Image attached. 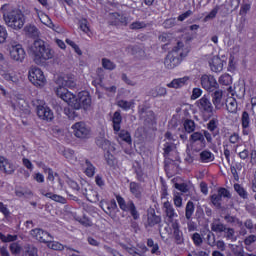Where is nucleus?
I'll list each match as a JSON object with an SVG mask.
<instances>
[{
	"label": "nucleus",
	"instance_id": "1",
	"mask_svg": "<svg viewBox=\"0 0 256 256\" xmlns=\"http://www.w3.org/2000/svg\"><path fill=\"white\" fill-rule=\"evenodd\" d=\"M3 20L9 29L19 31L25 26V14L23 11L14 8L11 4H4L1 7Z\"/></svg>",
	"mask_w": 256,
	"mask_h": 256
},
{
	"label": "nucleus",
	"instance_id": "2",
	"mask_svg": "<svg viewBox=\"0 0 256 256\" xmlns=\"http://www.w3.org/2000/svg\"><path fill=\"white\" fill-rule=\"evenodd\" d=\"M66 95H63V92H59V95L62 97V101H65L70 107L79 111V109H84V111H91L92 100L91 94L88 91H81L77 96L71 91H66Z\"/></svg>",
	"mask_w": 256,
	"mask_h": 256
},
{
	"label": "nucleus",
	"instance_id": "3",
	"mask_svg": "<svg viewBox=\"0 0 256 256\" xmlns=\"http://www.w3.org/2000/svg\"><path fill=\"white\" fill-rule=\"evenodd\" d=\"M189 51V45L183 41L177 42L164 60L166 69H175V67H179L183 59L189 55Z\"/></svg>",
	"mask_w": 256,
	"mask_h": 256
},
{
	"label": "nucleus",
	"instance_id": "4",
	"mask_svg": "<svg viewBox=\"0 0 256 256\" xmlns=\"http://www.w3.org/2000/svg\"><path fill=\"white\" fill-rule=\"evenodd\" d=\"M28 53H30L36 65H43L45 61L53 59V51L45 46V42L42 40H36L29 47Z\"/></svg>",
	"mask_w": 256,
	"mask_h": 256
},
{
	"label": "nucleus",
	"instance_id": "5",
	"mask_svg": "<svg viewBox=\"0 0 256 256\" xmlns=\"http://www.w3.org/2000/svg\"><path fill=\"white\" fill-rule=\"evenodd\" d=\"M7 51L11 61H15V63H23V61H25V57H27V52H25L23 45L16 41L8 44Z\"/></svg>",
	"mask_w": 256,
	"mask_h": 256
},
{
	"label": "nucleus",
	"instance_id": "6",
	"mask_svg": "<svg viewBox=\"0 0 256 256\" xmlns=\"http://www.w3.org/2000/svg\"><path fill=\"white\" fill-rule=\"evenodd\" d=\"M56 85L57 87L54 88V92L57 95V97H59V99H63V97L59 94V92L62 93V95H67L66 91H69L68 89H75V87H77L75 80H72V79H69V77H63V76H59L56 79Z\"/></svg>",
	"mask_w": 256,
	"mask_h": 256
},
{
	"label": "nucleus",
	"instance_id": "7",
	"mask_svg": "<svg viewBox=\"0 0 256 256\" xmlns=\"http://www.w3.org/2000/svg\"><path fill=\"white\" fill-rule=\"evenodd\" d=\"M28 79L34 87H45L47 85V77L41 68L31 67L28 71Z\"/></svg>",
	"mask_w": 256,
	"mask_h": 256
},
{
	"label": "nucleus",
	"instance_id": "8",
	"mask_svg": "<svg viewBox=\"0 0 256 256\" xmlns=\"http://www.w3.org/2000/svg\"><path fill=\"white\" fill-rule=\"evenodd\" d=\"M243 59H245V54L241 51V47L234 46L230 51V57L228 61V71L233 72L236 71L239 63H243Z\"/></svg>",
	"mask_w": 256,
	"mask_h": 256
},
{
	"label": "nucleus",
	"instance_id": "9",
	"mask_svg": "<svg viewBox=\"0 0 256 256\" xmlns=\"http://www.w3.org/2000/svg\"><path fill=\"white\" fill-rule=\"evenodd\" d=\"M97 145L102 147V149L108 150L105 154L106 162L110 167H115V165H117V159L111 154V151H115V145L111 144V142L105 138L98 139Z\"/></svg>",
	"mask_w": 256,
	"mask_h": 256
},
{
	"label": "nucleus",
	"instance_id": "10",
	"mask_svg": "<svg viewBox=\"0 0 256 256\" xmlns=\"http://www.w3.org/2000/svg\"><path fill=\"white\" fill-rule=\"evenodd\" d=\"M71 129L77 139H89L91 137V128L85 122H76L71 126Z\"/></svg>",
	"mask_w": 256,
	"mask_h": 256
},
{
	"label": "nucleus",
	"instance_id": "11",
	"mask_svg": "<svg viewBox=\"0 0 256 256\" xmlns=\"http://www.w3.org/2000/svg\"><path fill=\"white\" fill-rule=\"evenodd\" d=\"M227 64L226 60L219 56H211L208 58V65L212 73H221Z\"/></svg>",
	"mask_w": 256,
	"mask_h": 256
},
{
	"label": "nucleus",
	"instance_id": "12",
	"mask_svg": "<svg viewBox=\"0 0 256 256\" xmlns=\"http://www.w3.org/2000/svg\"><path fill=\"white\" fill-rule=\"evenodd\" d=\"M35 12H36L37 17L41 21V23H43V25H45L49 29H52V31H55L56 33H62L63 32L61 27L55 25L53 23V21L51 20V18H49V16L47 14L43 13L42 11H40L37 8H35Z\"/></svg>",
	"mask_w": 256,
	"mask_h": 256
},
{
	"label": "nucleus",
	"instance_id": "13",
	"mask_svg": "<svg viewBox=\"0 0 256 256\" xmlns=\"http://www.w3.org/2000/svg\"><path fill=\"white\" fill-rule=\"evenodd\" d=\"M201 85L203 89L206 91H215L217 87H219V83H217V79H215V76L211 74H204L200 78Z\"/></svg>",
	"mask_w": 256,
	"mask_h": 256
},
{
	"label": "nucleus",
	"instance_id": "14",
	"mask_svg": "<svg viewBox=\"0 0 256 256\" xmlns=\"http://www.w3.org/2000/svg\"><path fill=\"white\" fill-rule=\"evenodd\" d=\"M37 115L42 121H53V119H55L53 110H51L47 104L37 106Z\"/></svg>",
	"mask_w": 256,
	"mask_h": 256
},
{
	"label": "nucleus",
	"instance_id": "15",
	"mask_svg": "<svg viewBox=\"0 0 256 256\" xmlns=\"http://www.w3.org/2000/svg\"><path fill=\"white\" fill-rule=\"evenodd\" d=\"M11 107L17 113H29V106L23 98H19L17 96L12 97Z\"/></svg>",
	"mask_w": 256,
	"mask_h": 256
},
{
	"label": "nucleus",
	"instance_id": "16",
	"mask_svg": "<svg viewBox=\"0 0 256 256\" xmlns=\"http://www.w3.org/2000/svg\"><path fill=\"white\" fill-rule=\"evenodd\" d=\"M116 200L122 211H129L134 219H139V214L137 213V210H135V204H133V202H128L126 204L125 199L121 196H117Z\"/></svg>",
	"mask_w": 256,
	"mask_h": 256
},
{
	"label": "nucleus",
	"instance_id": "17",
	"mask_svg": "<svg viewBox=\"0 0 256 256\" xmlns=\"http://www.w3.org/2000/svg\"><path fill=\"white\" fill-rule=\"evenodd\" d=\"M164 141V157H169L171 153H175V146L173 145L175 138L173 137V134H171V132H166Z\"/></svg>",
	"mask_w": 256,
	"mask_h": 256
},
{
	"label": "nucleus",
	"instance_id": "18",
	"mask_svg": "<svg viewBox=\"0 0 256 256\" xmlns=\"http://www.w3.org/2000/svg\"><path fill=\"white\" fill-rule=\"evenodd\" d=\"M30 235L34 237L36 241H40V243H46L49 241V239H53V237H51V234L39 228L31 230Z\"/></svg>",
	"mask_w": 256,
	"mask_h": 256
},
{
	"label": "nucleus",
	"instance_id": "19",
	"mask_svg": "<svg viewBox=\"0 0 256 256\" xmlns=\"http://www.w3.org/2000/svg\"><path fill=\"white\" fill-rule=\"evenodd\" d=\"M228 93H230V96L228 95L226 98V109L228 113H237V100L233 97V88H228Z\"/></svg>",
	"mask_w": 256,
	"mask_h": 256
},
{
	"label": "nucleus",
	"instance_id": "20",
	"mask_svg": "<svg viewBox=\"0 0 256 256\" xmlns=\"http://www.w3.org/2000/svg\"><path fill=\"white\" fill-rule=\"evenodd\" d=\"M212 101L215 109H223V107H225L227 99H225V94H223V91L217 90L213 94Z\"/></svg>",
	"mask_w": 256,
	"mask_h": 256
},
{
	"label": "nucleus",
	"instance_id": "21",
	"mask_svg": "<svg viewBox=\"0 0 256 256\" xmlns=\"http://www.w3.org/2000/svg\"><path fill=\"white\" fill-rule=\"evenodd\" d=\"M196 103L200 111H204V113H213V104H211V101L206 96L202 97Z\"/></svg>",
	"mask_w": 256,
	"mask_h": 256
},
{
	"label": "nucleus",
	"instance_id": "22",
	"mask_svg": "<svg viewBox=\"0 0 256 256\" xmlns=\"http://www.w3.org/2000/svg\"><path fill=\"white\" fill-rule=\"evenodd\" d=\"M229 191L225 188H220L218 194H214L211 197L212 203L215 207H221V198L230 197Z\"/></svg>",
	"mask_w": 256,
	"mask_h": 256
},
{
	"label": "nucleus",
	"instance_id": "23",
	"mask_svg": "<svg viewBox=\"0 0 256 256\" xmlns=\"http://www.w3.org/2000/svg\"><path fill=\"white\" fill-rule=\"evenodd\" d=\"M187 83H189V76H184L182 78L173 79L167 84V87H169V89H181V87H185Z\"/></svg>",
	"mask_w": 256,
	"mask_h": 256
},
{
	"label": "nucleus",
	"instance_id": "24",
	"mask_svg": "<svg viewBox=\"0 0 256 256\" xmlns=\"http://www.w3.org/2000/svg\"><path fill=\"white\" fill-rule=\"evenodd\" d=\"M114 133L116 135L117 141H124L125 143H128V145H131V134L127 130L119 129L118 131H114Z\"/></svg>",
	"mask_w": 256,
	"mask_h": 256
},
{
	"label": "nucleus",
	"instance_id": "25",
	"mask_svg": "<svg viewBox=\"0 0 256 256\" xmlns=\"http://www.w3.org/2000/svg\"><path fill=\"white\" fill-rule=\"evenodd\" d=\"M0 171L13 173V171H15V166H13V164H11L5 157L0 156Z\"/></svg>",
	"mask_w": 256,
	"mask_h": 256
},
{
	"label": "nucleus",
	"instance_id": "26",
	"mask_svg": "<svg viewBox=\"0 0 256 256\" xmlns=\"http://www.w3.org/2000/svg\"><path fill=\"white\" fill-rule=\"evenodd\" d=\"M163 208L165 209L166 216L169 219H175L178 217L177 212H175V208H173V204L167 200L163 204Z\"/></svg>",
	"mask_w": 256,
	"mask_h": 256
},
{
	"label": "nucleus",
	"instance_id": "27",
	"mask_svg": "<svg viewBox=\"0 0 256 256\" xmlns=\"http://www.w3.org/2000/svg\"><path fill=\"white\" fill-rule=\"evenodd\" d=\"M130 192L132 193V195H134V197L139 199V197H141V193H143V188H141V186L138 183L131 182L130 183Z\"/></svg>",
	"mask_w": 256,
	"mask_h": 256
},
{
	"label": "nucleus",
	"instance_id": "28",
	"mask_svg": "<svg viewBox=\"0 0 256 256\" xmlns=\"http://www.w3.org/2000/svg\"><path fill=\"white\" fill-rule=\"evenodd\" d=\"M200 159L202 163H211V161H215V155L209 150H204L200 153Z\"/></svg>",
	"mask_w": 256,
	"mask_h": 256
},
{
	"label": "nucleus",
	"instance_id": "29",
	"mask_svg": "<svg viewBox=\"0 0 256 256\" xmlns=\"http://www.w3.org/2000/svg\"><path fill=\"white\" fill-rule=\"evenodd\" d=\"M42 195H44V197H47V199H51L52 201H55L56 203H62V204L66 203L65 198L61 195L53 194L51 192H48V193L42 192Z\"/></svg>",
	"mask_w": 256,
	"mask_h": 256
},
{
	"label": "nucleus",
	"instance_id": "30",
	"mask_svg": "<svg viewBox=\"0 0 256 256\" xmlns=\"http://www.w3.org/2000/svg\"><path fill=\"white\" fill-rule=\"evenodd\" d=\"M121 121H122L121 113L115 112L112 118L114 131H119V129H121Z\"/></svg>",
	"mask_w": 256,
	"mask_h": 256
},
{
	"label": "nucleus",
	"instance_id": "31",
	"mask_svg": "<svg viewBox=\"0 0 256 256\" xmlns=\"http://www.w3.org/2000/svg\"><path fill=\"white\" fill-rule=\"evenodd\" d=\"M45 243H47V247L49 249H53L54 251H63V249H65V246H63V244L57 241H51V238H48V241Z\"/></svg>",
	"mask_w": 256,
	"mask_h": 256
},
{
	"label": "nucleus",
	"instance_id": "32",
	"mask_svg": "<svg viewBox=\"0 0 256 256\" xmlns=\"http://www.w3.org/2000/svg\"><path fill=\"white\" fill-rule=\"evenodd\" d=\"M84 172L87 177H93L95 175V166L89 160H86L84 163Z\"/></svg>",
	"mask_w": 256,
	"mask_h": 256
},
{
	"label": "nucleus",
	"instance_id": "33",
	"mask_svg": "<svg viewBox=\"0 0 256 256\" xmlns=\"http://www.w3.org/2000/svg\"><path fill=\"white\" fill-rule=\"evenodd\" d=\"M110 20L112 25H119V23H127V19L117 13L111 14L110 15Z\"/></svg>",
	"mask_w": 256,
	"mask_h": 256
},
{
	"label": "nucleus",
	"instance_id": "34",
	"mask_svg": "<svg viewBox=\"0 0 256 256\" xmlns=\"http://www.w3.org/2000/svg\"><path fill=\"white\" fill-rule=\"evenodd\" d=\"M25 32L30 37H38L39 36V29L35 25H28L25 27Z\"/></svg>",
	"mask_w": 256,
	"mask_h": 256
},
{
	"label": "nucleus",
	"instance_id": "35",
	"mask_svg": "<svg viewBox=\"0 0 256 256\" xmlns=\"http://www.w3.org/2000/svg\"><path fill=\"white\" fill-rule=\"evenodd\" d=\"M38 167H41L45 173H48V177L47 179L53 183V181H55V174H53V170L50 168H47L45 165H43L42 163H37Z\"/></svg>",
	"mask_w": 256,
	"mask_h": 256
},
{
	"label": "nucleus",
	"instance_id": "36",
	"mask_svg": "<svg viewBox=\"0 0 256 256\" xmlns=\"http://www.w3.org/2000/svg\"><path fill=\"white\" fill-rule=\"evenodd\" d=\"M233 83V78L229 74H223L219 78L220 85H231Z\"/></svg>",
	"mask_w": 256,
	"mask_h": 256
},
{
	"label": "nucleus",
	"instance_id": "37",
	"mask_svg": "<svg viewBox=\"0 0 256 256\" xmlns=\"http://www.w3.org/2000/svg\"><path fill=\"white\" fill-rule=\"evenodd\" d=\"M193 213H195V205L193 204V202L188 201L186 205V219H190L191 217H193Z\"/></svg>",
	"mask_w": 256,
	"mask_h": 256
},
{
	"label": "nucleus",
	"instance_id": "38",
	"mask_svg": "<svg viewBox=\"0 0 256 256\" xmlns=\"http://www.w3.org/2000/svg\"><path fill=\"white\" fill-rule=\"evenodd\" d=\"M133 105H134L133 101H127V100L118 101V107H121V109H124L125 111H129V109H131Z\"/></svg>",
	"mask_w": 256,
	"mask_h": 256
},
{
	"label": "nucleus",
	"instance_id": "39",
	"mask_svg": "<svg viewBox=\"0 0 256 256\" xmlns=\"http://www.w3.org/2000/svg\"><path fill=\"white\" fill-rule=\"evenodd\" d=\"M192 143H197V141H200V143H203V146L205 147V137L200 132H195L190 137Z\"/></svg>",
	"mask_w": 256,
	"mask_h": 256
},
{
	"label": "nucleus",
	"instance_id": "40",
	"mask_svg": "<svg viewBox=\"0 0 256 256\" xmlns=\"http://www.w3.org/2000/svg\"><path fill=\"white\" fill-rule=\"evenodd\" d=\"M212 231H215V233H223V231H226L225 226L220 222H213L211 225Z\"/></svg>",
	"mask_w": 256,
	"mask_h": 256
},
{
	"label": "nucleus",
	"instance_id": "41",
	"mask_svg": "<svg viewBox=\"0 0 256 256\" xmlns=\"http://www.w3.org/2000/svg\"><path fill=\"white\" fill-rule=\"evenodd\" d=\"M8 37L9 33L7 32V28L0 24V44L5 43Z\"/></svg>",
	"mask_w": 256,
	"mask_h": 256
},
{
	"label": "nucleus",
	"instance_id": "42",
	"mask_svg": "<svg viewBox=\"0 0 256 256\" xmlns=\"http://www.w3.org/2000/svg\"><path fill=\"white\" fill-rule=\"evenodd\" d=\"M102 67H104L108 71H113V69H115L116 65H115V63H113V61H111L107 58H103L102 59Z\"/></svg>",
	"mask_w": 256,
	"mask_h": 256
},
{
	"label": "nucleus",
	"instance_id": "43",
	"mask_svg": "<svg viewBox=\"0 0 256 256\" xmlns=\"http://www.w3.org/2000/svg\"><path fill=\"white\" fill-rule=\"evenodd\" d=\"M173 201H174L175 207H178V208L183 207V198L181 197V193L174 192Z\"/></svg>",
	"mask_w": 256,
	"mask_h": 256
},
{
	"label": "nucleus",
	"instance_id": "44",
	"mask_svg": "<svg viewBox=\"0 0 256 256\" xmlns=\"http://www.w3.org/2000/svg\"><path fill=\"white\" fill-rule=\"evenodd\" d=\"M152 95L154 97H164V95H167V88L158 86V87L155 88Z\"/></svg>",
	"mask_w": 256,
	"mask_h": 256
},
{
	"label": "nucleus",
	"instance_id": "45",
	"mask_svg": "<svg viewBox=\"0 0 256 256\" xmlns=\"http://www.w3.org/2000/svg\"><path fill=\"white\" fill-rule=\"evenodd\" d=\"M22 250H23V247H21L19 243L14 242L10 244V251L12 255H19V253H21Z\"/></svg>",
	"mask_w": 256,
	"mask_h": 256
},
{
	"label": "nucleus",
	"instance_id": "46",
	"mask_svg": "<svg viewBox=\"0 0 256 256\" xmlns=\"http://www.w3.org/2000/svg\"><path fill=\"white\" fill-rule=\"evenodd\" d=\"M235 93H237L238 97H245V83H238L235 86Z\"/></svg>",
	"mask_w": 256,
	"mask_h": 256
},
{
	"label": "nucleus",
	"instance_id": "47",
	"mask_svg": "<svg viewBox=\"0 0 256 256\" xmlns=\"http://www.w3.org/2000/svg\"><path fill=\"white\" fill-rule=\"evenodd\" d=\"M184 129L187 133H193L195 131V122L193 120H185Z\"/></svg>",
	"mask_w": 256,
	"mask_h": 256
},
{
	"label": "nucleus",
	"instance_id": "48",
	"mask_svg": "<svg viewBox=\"0 0 256 256\" xmlns=\"http://www.w3.org/2000/svg\"><path fill=\"white\" fill-rule=\"evenodd\" d=\"M2 77H4L6 81H12V83H17V81H19V77H17L13 72H4L2 73Z\"/></svg>",
	"mask_w": 256,
	"mask_h": 256
},
{
	"label": "nucleus",
	"instance_id": "49",
	"mask_svg": "<svg viewBox=\"0 0 256 256\" xmlns=\"http://www.w3.org/2000/svg\"><path fill=\"white\" fill-rule=\"evenodd\" d=\"M105 205L108 211H115V209H117V202H115V200H111L109 204H107V202L100 203V206L104 210H105Z\"/></svg>",
	"mask_w": 256,
	"mask_h": 256
},
{
	"label": "nucleus",
	"instance_id": "50",
	"mask_svg": "<svg viewBox=\"0 0 256 256\" xmlns=\"http://www.w3.org/2000/svg\"><path fill=\"white\" fill-rule=\"evenodd\" d=\"M131 247L132 249H135L137 251V253H140V255H143L144 253H147V246H145V244H138V249L135 247H132L131 245H125L122 244L123 249H125V247Z\"/></svg>",
	"mask_w": 256,
	"mask_h": 256
},
{
	"label": "nucleus",
	"instance_id": "51",
	"mask_svg": "<svg viewBox=\"0 0 256 256\" xmlns=\"http://www.w3.org/2000/svg\"><path fill=\"white\" fill-rule=\"evenodd\" d=\"M234 189H235L236 193H238V195L240 197H242V199H247V191H245V188H243L239 184H235Z\"/></svg>",
	"mask_w": 256,
	"mask_h": 256
},
{
	"label": "nucleus",
	"instance_id": "52",
	"mask_svg": "<svg viewBox=\"0 0 256 256\" xmlns=\"http://www.w3.org/2000/svg\"><path fill=\"white\" fill-rule=\"evenodd\" d=\"M0 239L4 243H11V241H17V235H11L8 234L7 236L5 234L0 233Z\"/></svg>",
	"mask_w": 256,
	"mask_h": 256
},
{
	"label": "nucleus",
	"instance_id": "53",
	"mask_svg": "<svg viewBox=\"0 0 256 256\" xmlns=\"http://www.w3.org/2000/svg\"><path fill=\"white\" fill-rule=\"evenodd\" d=\"M66 43H67V45H70V47H72V49H74V51H75V53H77V55H83L81 48H79V46L73 40L66 39Z\"/></svg>",
	"mask_w": 256,
	"mask_h": 256
},
{
	"label": "nucleus",
	"instance_id": "54",
	"mask_svg": "<svg viewBox=\"0 0 256 256\" xmlns=\"http://www.w3.org/2000/svg\"><path fill=\"white\" fill-rule=\"evenodd\" d=\"M160 222H161V218L155 215L154 213H151L148 215V223L150 225H156V223H160Z\"/></svg>",
	"mask_w": 256,
	"mask_h": 256
},
{
	"label": "nucleus",
	"instance_id": "55",
	"mask_svg": "<svg viewBox=\"0 0 256 256\" xmlns=\"http://www.w3.org/2000/svg\"><path fill=\"white\" fill-rule=\"evenodd\" d=\"M249 113L243 112L242 114V127L243 129H249Z\"/></svg>",
	"mask_w": 256,
	"mask_h": 256
},
{
	"label": "nucleus",
	"instance_id": "56",
	"mask_svg": "<svg viewBox=\"0 0 256 256\" xmlns=\"http://www.w3.org/2000/svg\"><path fill=\"white\" fill-rule=\"evenodd\" d=\"M64 157H66L68 161H75L77 159V157H75V151L71 149H67L64 151Z\"/></svg>",
	"mask_w": 256,
	"mask_h": 256
},
{
	"label": "nucleus",
	"instance_id": "57",
	"mask_svg": "<svg viewBox=\"0 0 256 256\" xmlns=\"http://www.w3.org/2000/svg\"><path fill=\"white\" fill-rule=\"evenodd\" d=\"M217 13H219V8L212 9L209 14L205 16L204 21H211V19H215V17H217Z\"/></svg>",
	"mask_w": 256,
	"mask_h": 256
},
{
	"label": "nucleus",
	"instance_id": "58",
	"mask_svg": "<svg viewBox=\"0 0 256 256\" xmlns=\"http://www.w3.org/2000/svg\"><path fill=\"white\" fill-rule=\"evenodd\" d=\"M145 27H147V24L143 21H136L130 25V29H145Z\"/></svg>",
	"mask_w": 256,
	"mask_h": 256
},
{
	"label": "nucleus",
	"instance_id": "59",
	"mask_svg": "<svg viewBox=\"0 0 256 256\" xmlns=\"http://www.w3.org/2000/svg\"><path fill=\"white\" fill-rule=\"evenodd\" d=\"M224 233H226L227 239H230L231 241H237V237H235V230L231 228H226Z\"/></svg>",
	"mask_w": 256,
	"mask_h": 256
},
{
	"label": "nucleus",
	"instance_id": "60",
	"mask_svg": "<svg viewBox=\"0 0 256 256\" xmlns=\"http://www.w3.org/2000/svg\"><path fill=\"white\" fill-rule=\"evenodd\" d=\"M32 177L36 183H45V175L41 174L40 172H35Z\"/></svg>",
	"mask_w": 256,
	"mask_h": 256
},
{
	"label": "nucleus",
	"instance_id": "61",
	"mask_svg": "<svg viewBox=\"0 0 256 256\" xmlns=\"http://www.w3.org/2000/svg\"><path fill=\"white\" fill-rule=\"evenodd\" d=\"M172 227L174 229V235H175L176 239L178 241H181V237L183 234L181 233V231H179V224L176 222V223L172 224Z\"/></svg>",
	"mask_w": 256,
	"mask_h": 256
},
{
	"label": "nucleus",
	"instance_id": "62",
	"mask_svg": "<svg viewBox=\"0 0 256 256\" xmlns=\"http://www.w3.org/2000/svg\"><path fill=\"white\" fill-rule=\"evenodd\" d=\"M80 29L83 31V33H89V24L87 23L86 19L80 21Z\"/></svg>",
	"mask_w": 256,
	"mask_h": 256
},
{
	"label": "nucleus",
	"instance_id": "63",
	"mask_svg": "<svg viewBox=\"0 0 256 256\" xmlns=\"http://www.w3.org/2000/svg\"><path fill=\"white\" fill-rule=\"evenodd\" d=\"M64 113H65V115H67V117L69 119H75L77 117V114L75 113V110H73L71 108H65Z\"/></svg>",
	"mask_w": 256,
	"mask_h": 256
},
{
	"label": "nucleus",
	"instance_id": "64",
	"mask_svg": "<svg viewBox=\"0 0 256 256\" xmlns=\"http://www.w3.org/2000/svg\"><path fill=\"white\" fill-rule=\"evenodd\" d=\"M23 256H39L37 253V248L35 247H30L28 250L24 253Z\"/></svg>",
	"mask_w": 256,
	"mask_h": 256
}]
</instances>
